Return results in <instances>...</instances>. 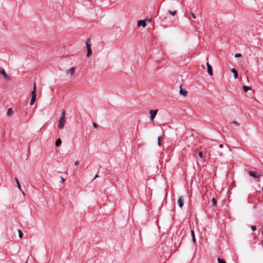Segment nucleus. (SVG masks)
I'll list each match as a JSON object with an SVG mask.
<instances>
[{"mask_svg":"<svg viewBox=\"0 0 263 263\" xmlns=\"http://www.w3.org/2000/svg\"><path fill=\"white\" fill-rule=\"evenodd\" d=\"M241 57V54L240 53H236L235 54V58H239V57Z\"/></svg>","mask_w":263,"mask_h":263,"instance_id":"obj_26","label":"nucleus"},{"mask_svg":"<svg viewBox=\"0 0 263 263\" xmlns=\"http://www.w3.org/2000/svg\"><path fill=\"white\" fill-rule=\"evenodd\" d=\"M93 126L95 128H97V126H98L97 124L95 123H93Z\"/></svg>","mask_w":263,"mask_h":263,"instance_id":"obj_31","label":"nucleus"},{"mask_svg":"<svg viewBox=\"0 0 263 263\" xmlns=\"http://www.w3.org/2000/svg\"><path fill=\"white\" fill-rule=\"evenodd\" d=\"M223 145H222V144H220V145H219V147L220 148H222V147H223Z\"/></svg>","mask_w":263,"mask_h":263,"instance_id":"obj_33","label":"nucleus"},{"mask_svg":"<svg viewBox=\"0 0 263 263\" xmlns=\"http://www.w3.org/2000/svg\"><path fill=\"white\" fill-rule=\"evenodd\" d=\"M98 177V175H96L95 179L96 178Z\"/></svg>","mask_w":263,"mask_h":263,"instance_id":"obj_35","label":"nucleus"},{"mask_svg":"<svg viewBox=\"0 0 263 263\" xmlns=\"http://www.w3.org/2000/svg\"><path fill=\"white\" fill-rule=\"evenodd\" d=\"M61 182L62 183H64V181H65V179L63 177H61Z\"/></svg>","mask_w":263,"mask_h":263,"instance_id":"obj_29","label":"nucleus"},{"mask_svg":"<svg viewBox=\"0 0 263 263\" xmlns=\"http://www.w3.org/2000/svg\"><path fill=\"white\" fill-rule=\"evenodd\" d=\"M86 47H87V54H86V56L87 57H89L92 54V50H91V41H90V39H87V40H86Z\"/></svg>","mask_w":263,"mask_h":263,"instance_id":"obj_3","label":"nucleus"},{"mask_svg":"<svg viewBox=\"0 0 263 263\" xmlns=\"http://www.w3.org/2000/svg\"><path fill=\"white\" fill-rule=\"evenodd\" d=\"M190 13L192 16L193 18L195 19L196 18L195 14L193 12L190 11Z\"/></svg>","mask_w":263,"mask_h":263,"instance_id":"obj_23","label":"nucleus"},{"mask_svg":"<svg viewBox=\"0 0 263 263\" xmlns=\"http://www.w3.org/2000/svg\"><path fill=\"white\" fill-rule=\"evenodd\" d=\"M232 123L235 124L236 126H238L239 125V124L237 122H236L235 121H233L232 122Z\"/></svg>","mask_w":263,"mask_h":263,"instance_id":"obj_27","label":"nucleus"},{"mask_svg":"<svg viewBox=\"0 0 263 263\" xmlns=\"http://www.w3.org/2000/svg\"><path fill=\"white\" fill-rule=\"evenodd\" d=\"M158 112V109H152L149 111L150 118L152 121H153Z\"/></svg>","mask_w":263,"mask_h":263,"instance_id":"obj_4","label":"nucleus"},{"mask_svg":"<svg viewBox=\"0 0 263 263\" xmlns=\"http://www.w3.org/2000/svg\"><path fill=\"white\" fill-rule=\"evenodd\" d=\"M216 156H222V154L221 153H220L219 152H218L217 153V154H215Z\"/></svg>","mask_w":263,"mask_h":263,"instance_id":"obj_28","label":"nucleus"},{"mask_svg":"<svg viewBox=\"0 0 263 263\" xmlns=\"http://www.w3.org/2000/svg\"><path fill=\"white\" fill-rule=\"evenodd\" d=\"M15 182H16V183L17 184V186L18 188V189L20 190V191H22L21 186L20 185V183L18 179L16 178H15Z\"/></svg>","mask_w":263,"mask_h":263,"instance_id":"obj_14","label":"nucleus"},{"mask_svg":"<svg viewBox=\"0 0 263 263\" xmlns=\"http://www.w3.org/2000/svg\"><path fill=\"white\" fill-rule=\"evenodd\" d=\"M62 141L60 139H58L55 141V145L57 146H60L61 145Z\"/></svg>","mask_w":263,"mask_h":263,"instance_id":"obj_15","label":"nucleus"},{"mask_svg":"<svg viewBox=\"0 0 263 263\" xmlns=\"http://www.w3.org/2000/svg\"><path fill=\"white\" fill-rule=\"evenodd\" d=\"M31 98L30 102V105H32L35 101L36 97V87L35 83H34L33 85V90L31 91Z\"/></svg>","mask_w":263,"mask_h":263,"instance_id":"obj_2","label":"nucleus"},{"mask_svg":"<svg viewBox=\"0 0 263 263\" xmlns=\"http://www.w3.org/2000/svg\"><path fill=\"white\" fill-rule=\"evenodd\" d=\"M184 198L183 196H180L178 200V205L180 208H182L183 205Z\"/></svg>","mask_w":263,"mask_h":263,"instance_id":"obj_8","label":"nucleus"},{"mask_svg":"<svg viewBox=\"0 0 263 263\" xmlns=\"http://www.w3.org/2000/svg\"><path fill=\"white\" fill-rule=\"evenodd\" d=\"M79 161L78 160H77V161H76L75 162V163H74V165H75L76 166H77V165H78L79 164Z\"/></svg>","mask_w":263,"mask_h":263,"instance_id":"obj_30","label":"nucleus"},{"mask_svg":"<svg viewBox=\"0 0 263 263\" xmlns=\"http://www.w3.org/2000/svg\"><path fill=\"white\" fill-rule=\"evenodd\" d=\"M208 72L210 76L213 75L212 66H209V67H208Z\"/></svg>","mask_w":263,"mask_h":263,"instance_id":"obj_11","label":"nucleus"},{"mask_svg":"<svg viewBox=\"0 0 263 263\" xmlns=\"http://www.w3.org/2000/svg\"><path fill=\"white\" fill-rule=\"evenodd\" d=\"M147 21L148 22H150L149 20H147ZM146 20H142L138 21L137 22L138 26V27L142 26L143 27H145L146 25Z\"/></svg>","mask_w":263,"mask_h":263,"instance_id":"obj_7","label":"nucleus"},{"mask_svg":"<svg viewBox=\"0 0 263 263\" xmlns=\"http://www.w3.org/2000/svg\"><path fill=\"white\" fill-rule=\"evenodd\" d=\"M18 236H19V237L21 238H22L23 236V234L22 232V231L21 230H18Z\"/></svg>","mask_w":263,"mask_h":263,"instance_id":"obj_19","label":"nucleus"},{"mask_svg":"<svg viewBox=\"0 0 263 263\" xmlns=\"http://www.w3.org/2000/svg\"><path fill=\"white\" fill-rule=\"evenodd\" d=\"M21 191L22 192V194H23V195H25V193H24V192L22 190V191Z\"/></svg>","mask_w":263,"mask_h":263,"instance_id":"obj_34","label":"nucleus"},{"mask_svg":"<svg viewBox=\"0 0 263 263\" xmlns=\"http://www.w3.org/2000/svg\"><path fill=\"white\" fill-rule=\"evenodd\" d=\"M251 230L253 231H255L256 230V227L255 226H251Z\"/></svg>","mask_w":263,"mask_h":263,"instance_id":"obj_25","label":"nucleus"},{"mask_svg":"<svg viewBox=\"0 0 263 263\" xmlns=\"http://www.w3.org/2000/svg\"><path fill=\"white\" fill-rule=\"evenodd\" d=\"M228 149H229V151H231L230 148H228Z\"/></svg>","mask_w":263,"mask_h":263,"instance_id":"obj_36","label":"nucleus"},{"mask_svg":"<svg viewBox=\"0 0 263 263\" xmlns=\"http://www.w3.org/2000/svg\"><path fill=\"white\" fill-rule=\"evenodd\" d=\"M75 70L76 69L74 67H71L66 70V74L69 77H71L74 73Z\"/></svg>","mask_w":263,"mask_h":263,"instance_id":"obj_6","label":"nucleus"},{"mask_svg":"<svg viewBox=\"0 0 263 263\" xmlns=\"http://www.w3.org/2000/svg\"><path fill=\"white\" fill-rule=\"evenodd\" d=\"M179 93L181 95H182L183 96L185 97L187 95V92L185 90H183L181 88V87H180V89L179 90Z\"/></svg>","mask_w":263,"mask_h":263,"instance_id":"obj_10","label":"nucleus"},{"mask_svg":"<svg viewBox=\"0 0 263 263\" xmlns=\"http://www.w3.org/2000/svg\"><path fill=\"white\" fill-rule=\"evenodd\" d=\"M65 123H66L65 112V111H63L62 112L61 115L59 120V123L58 125V128L59 129H63L64 127Z\"/></svg>","mask_w":263,"mask_h":263,"instance_id":"obj_1","label":"nucleus"},{"mask_svg":"<svg viewBox=\"0 0 263 263\" xmlns=\"http://www.w3.org/2000/svg\"><path fill=\"white\" fill-rule=\"evenodd\" d=\"M0 72L6 79L10 80L9 77L6 74L5 70L4 69H1Z\"/></svg>","mask_w":263,"mask_h":263,"instance_id":"obj_9","label":"nucleus"},{"mask_svg":"<svg viewBox=\"0 0 263 263\" xmlns=\"http://www.w3.org/2000/svg\"><path fill=\"white\" fill-rule=\"evenodd\" d=\"M249 174L250 176L254 178H258L260 176V173L257 172L250 171Z\"/></svg>","mask_w":263,"mask_h":263,"instance_id":"obj_5","label":"nucleus"},{"mask_svg":"<svg viewBox=\"0 0 263 263\" xmlns=\"http://www.w3.org/2000/svg\"><path fill=\"white\" fill-rule=\"evenodd\" d=\"M231 71L234 74V79H236L237 77H238V73H237V71L234 68H232L231 69Z\"/></svg>","mask_w":263,"mask_h":263,"instance_id":"obj_12","label":"nucleus"},{"mask_svg":"<svg viewBox=\"0 0 263 263\" xmlns=\"http://www.w3.org/2000/svg\"><path fill=\"white\" fill-rule=\"evenodd\" d=\"M198 156L200 158H202L203 155H202V152L201 151L199 152L198 153Z\"/></svg>","mask_w":263,"mask_h":263,"instance_id":"obj_24","label":"nucleus"},{"mask_svg":"<svg viewBox=\"0 0 263 263\" xmlns=\"http://www.w3.org/2000/svg\"><path fill=\"white\" fill-rule=\"evenodd\" d=\"M13 114V111L11 108H9L7 112V115L8 116H11Z\"/></svg>","mask_w":263,"mask_h":263,"instance_id":"obj_13","label":"nucleus"},{"mask_svg":"<svg viewBox=\"0 0 263 263\" xmlns=\"http://www.w3.org/2000/svg\"><path fill=\"white\" fill-rule=\"evenodd\" d=\"M161 137H159L158 138V144L159 145V146H161Z\"/></svg>","mask_w":263,"mask_h":263,"instance_id":"obj_22","label":"nucleus"},{"mask_svg":"<svg viewBox=\"0 0 263 263\" xmlns=\"http://www.w3.org/2000/svg\"><path fill=\"white\" fill-rule=\"evenodd\" d=\"M212 204H213V206H215L216 205V199L214 197H213V198H212Z\"/></svg>","mask_w":263,"mask_h":263,"instance_id":"obj_18","label":"nucleus"},{"mask_svg":"<svg viewBox=\"0 0 263 263\" xmlns=\"http://www.w3.org/2000/svg\"><path fill=\"white\" fill-rule=\"evenodd\" d=\"M217 260L218 263H226V262L224 260H222L219 258L217 259Z\"/></svg>","mask_w":263,"mask_h":263,"instance_id":"obj_20","label":"nucleus"},{"mask_svg":"<svg viewBox=\"0 0 263 263\" xmlns=\"http://www.w3.org/2000/svg\"><path fill=\"white\" fill-rule=\"evenodd\" d=\"M168 12L171 15H172L173 16H174L176 14V11H172L169 10Z\"/></svg>","mask_w":263,"mask_h":263,"instance_id":"obj_21","label":"nucleus"},{"mask_svg":"<svg viewBox=\"0 0 263 263\" xmlns=\"http://www.w3.org/2000/svg\"><path fill=\"white\" fill-rule=\"evenodd\" d=\"M243 89L245 92H247L248 90H251V87L249 86H244L243 87Z\"/></svg>","mask_w":263,"mask_h":263,"instance_id":"obj_17","label":"nucleus"},{"mask_svg":"<svg viewBox=\"0 0 263 263\" xmlns=\"http://www.w3.org/2000/svg\"><path fill=\"white\" fill-rule=\"evenodd\" d=\"M206 65L207 66V68L209 67V66H211L208 62H206Z\"/></svg>","mask_w":263,"mask_h":263,"instance_id":"obj_32","label":"nucleus"},{"mask_svg":"<svg viewBox=\"0 0 263 263\" xmlns=\"http://www.w3.org/2000/svg\"><path fill=\"white\" fill-rule=\"evenodd\" d=\"M191 234H192V241L194 243H195L196 239H195V234H194V232L193 231H191Z\"/></svg>","mask_w":263,"mask_h":263,"instance_id":"obj_16","label":"nucleus"}]
</instances>
